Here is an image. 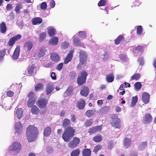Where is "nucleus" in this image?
I'll return each instance as SVG.
<instances>
[{
    "instance_id": "obj_1",
    "label": "nucleus",
    "mask_w": 156,
    "mask_h": 156,
    "mask_svg": "<svg viewBox=\"0 0 156 156\" xmlns=\"http://www.w3.org/2000/svg\"><path fill=\"white\" fill-rule=\"evenodd\" d=\"M37 132V128L34 126L30 125L27 128L26 134L29 142H31L35 140Z\"/></svg>"
},
{
    "instance_id": "obj_2",
    "label": "nucleus",
    "mask_w": 156,
    "mask_h": 156,
    "mask_svg": "<svg viewBox=\"0 0 156 156\" xmlns=\"http://www.w3.org/2000/svg\"><path fill=\"white\" fill-rule=\"evenodd\" d=\"M75 129L71 127H68L64 131L62 137L64 141L69 142L74 135Z\"/></svg>"
},
{
    "instance_id": "obj_3",
    "label": "nucleus",
    "mask_w": 156,
    "mask_h": 156,
    "mask_svg": "<svg viewBox=\"0 0 156 156\" xmlns=\"http://www.w3.org/2000/svg\"><path fill=\"white\" fill-rule=\"evenodd\" d=\"M21 148V144L18 142H15L8 147V151L10 153L16 154L20 151Z\"/></svg>"
},
{
    "instance_id": "obj_4",
    "label": "nucleus",
    "mask_w": 156,
    "mask_h": 156,
    "mask_svg": "<svg viewBox=\"0 0 156 156\" xmlns=\"http://www.w3.org/2000/svg\"><path fill=\"white\" fill-rule=\"evenodd\" d=\"M80 63L78 65L77 69H80L84 63L86 62L87 60V55L86 53L84 51L81 50L80 52Z\"/></svg>"
},
{
    "instance_id": "obj_5",
    "label": "nucleus",
    "mask_w": 156,
    "mask_h": 156,
    "mask_svg": "<svg viewBox=\"0 0 156 156\" xmlns=\"http://www.w3.org/2000/svg\"><path fill=\"white\" fill-rule=\"evenodd\" d=\"M29 100L27 102V105L29 107H32L35 102L36 96L34 92H31L28 95Z\"/></svg>"
},
{
    "instance_id": "obj_6",
    "label": "nucleus",
    "mask_w": 156,
    "mask_h": 156,
    "mask_svg": "<svg viewBox=\"0 0 156 156\" xmlns=\"http://www.w3.org/2000/svg\"><path fill=\"white\" fill-rule=\"evenodd\" d=\"M87 75V73L85 70L81 72L80 76L79 77L77 80V83L79 85H82L85 83Z\"/></svg>"
},
{
    "instance_id": "obj_7",
    "label": "nucleus",
    "mask_w": 156,
    "mask_h": 156,
    "mask_svg": "<svg viewBox=\"0 0 156 156\" xmlns=\"http://www.w3.org/2000/svg\"><path fill=\"white\" fill-rule=\"evenodd\" d=\"M121 120L118 117L115 115L112 117V120L111 122L112 125L115 127L119 129L120 128V123Z\"/></svg>"
},
{
    "instance_id": "obj_8",
    "label": "nucleus",
    "mask_w": 156,
    "mask_h": 156,
    "mask_svg": "<svg viewBox=\"0 0 156 156\" xmlns=\"http://www.w3.org/2000/svg\"><path fill=\"white\" fill-rule=\"evenodd\" d=\"M48 100L44 98H40L38 99L37 102V105L41 108H44L46 106Z\"/></svg>"
},
{
    "instance_id": "obj_9",
    "label": "nucleus",
    "mask_w": 156,
    "mask_h": 156,
    "mask_svg": "<svg viewBox=\"0 0 156 156\" xmlns=\"http://www.w3.org/2000/svg\"><path fill=\"white\" fill-rule=\"evenodd\" d=\"M80 142V139L75 137L73 138V141H70L68 144V147L70 148H74L79 144Z\"/></svg>"
},
{
    "instance_id": "obj_10",
    "label": "nucleus",
    "mask_w": 156,
    "mask_h": 156,
    "mask_svg": "<svg viewBox=\"0 0 156 156\" xmlns=\"http://www.w3.org/2000/svg\"><path fill=\"white\" fill-rule=\"evenodd\" d=\"M21 35L18 34L16 36L11 38L9 40L8 45L10 46H12L15 42L21 38Z\"/></svg>"
},
{
    "instance_id": "obj_11",
    "label": "nucleus",
    "mask_w": 156,
    "mask_h": 156,
    "mask_svg": "<svg viewBox=\"0 0 156 156\" xmlns=\"http://www.w3.org/2000/svg\"><path fill=\"white\" fill-rule=\"evenodd\" d=\"M20 46H17L14 51V53L12 57V58L13 60H16L18 58L19 56L20 53Z\"/></svg>"
},
{
    "instance_id": "obj_12",
    "label": "nucleus",
    "mask_w": 156,
    "mask_h": 156,
    "mask_svg": "<svg viewBox=\"0 0 156 156\" xmlns=\"http://www.w3.org/2000/svg\"><path fill=\"white\" fill-rule=\"evenodd\" d=\"M150 97L149 94L146 92H143L142 98V100L143 102L145 104H147L149 101Z\"/></svg>"
},
{
    "instance_id": "obj_13",
    "label": "nucleus",
    "mask_w": 156,
    "mask_h": 156,
    "mask_svg": "<svg viewBox=\"0 0 156 156\" xmlns=\"http://www.w3.org/2000/svg\"><path fill=\"white\" fill-rule=\"evenodd\" d=\"M131 49L134 53H140L141 54L143 52V47L141 46H139L136 48L132 46Z\"/></svg>"
},
{
    "instance_id": "obj_14",
    "label": "nucleus",
    "mask_w": 156,
    "mask_h": 156,
    "mask_svg": "<svg viewBox=\"0 0 156 156\" xmlns=\"http://www.w3.org/2000/svg\"><path fill=\"white\" fill-rule=\"evenodd\" d=\"M15 134L18 135L21 133V123L20 122H16L15 125Z\"/></svg>"
},
{
    "instance_id": "obj_15",
    "label": "nucleus",
    "mask_w": 156,
    "mask_h": 156,
    "mask_svg": "<svg viewBox=\"0 0 156 156\" xmlns=\"http://www.w3.org/2000/svg\"><path fill=\"white\" fill-rule=\"evenodd\" d=\"M73 44L76 47H81L83 44V42H82L75 35L73 37Z\"/></svg>"
},
{
    "instance_id": "obj_16",
    "label": "nucleus",
    "mask_w": 156,
    "mask_h": 156,
    "mask_svg": "<svg viewBox=\"0 0 156 156\" xmlns=\"http://www.w3.org/2000/svg\"><path fill=\"white\" fill-rule=\"evenodd\" d=\"M74 52L73 50L70 51L68 55L66 57L64 60V63L66 64L68 63L72 59L73 57V53Z\"/></svg>"
},
{
    "instance_id": "obj_17",
    "label": "nucleus",
    "mask_w": 156,
    "mask_h": 156,
    "mask_svg": "<svg viewBox=\"0 0 156 156\" xmlns=\"http://www.w3.org/2000/svg\"><path fill=\"white\" fill-rule=\"evenodd\" d=\"M54 89V88L52 84H48L46 89V94L48 95L50 94L53 90Z\"/></svg>"
},
{
    "instance_id": "obj_18",
    "label": "nucleus",
    "mask_w": 156,
    "mask_h": 156,
    "mask_svg": "<svg viewBox=\"0 0 156 156\" xmlns=\"http://www.w3.org/2000/svg\"><path fill=\"white\" fill-rule=\"evenodd\" d=\"M89 93V89L87 87H82L80 94L82 96L86 97L87 96Z\"/></svg>"
},
{
    "instance_id": "obj_19",
    "label": "nucleus",
    "mask_w": 156,
    "mask_h": 156,
    "mask_svg": "<svg viewBox=\"0 0 156 156\" xmlns=\"http://www.w3.org/2000/svg\"><path fill=\"white\" fill-rule=\"evenodd\" d=\"M144 120L145 123H148L151 122L152 121V117L150 114H147L144 119Z\"/></svg>"
},
{
    "instance_id": "obj_20",
    "label": "nucleus",
    "mask_w": 156,
    "mask_h": 156,
    "mask_svg": "<svg viewBox=\"0 0 156 156\" xmlns=\"http://www.w3.org/2000/svg\"><path fill=\"white\" fill-rule=\"evenodd\" d=\"M85 101L83 99H80L77 104V107L80 109H83L85 105Z\"/></svg>"
},
{
    "instance_id": "obj_21",
    "label": "nucleus",
    "mask_w": 156,
    "mask_h": 156,
    "mask_svg": "<svg viewBox=\"0 0 156 156\" xmlns=\"http://www.w3.org/2000/svg\"><path fill=\"white\" fill-rule=\"evenodd\" d=\"M42 22V19L40 17H35L32 20V23L34 25H36L38 24H40Z\"/></svg>"
},
{
    "instance_id": "obj_22",
    "label": "nucleus",
    "mask_w": 156,
    "mask_h": 156,
    "mask_svg": "<svg viewBox=\"0 0 156 156\" xmlns=\"http://www.w3.org/2000/svg\"><path fill=\"white\" fill-rule=\"evenodd\" d=\"M73 90V87L71 86L68 87L64 93V96L67 97L70 96L72 94Z\"/></svg>"
},
{
    "instance_id": "obj_23",
    "label": "nucleus",
    "mask_w": 156,
    "mask_h": 156,
    "mask_svg": "<svg viewBox=\"0 0 156 156\" xmlns=\"http://www.w3.org/2000/svg\"><path fill=\"white\" fill-rule=\"evenodd\" d=\"M50 56L51 59L54 61L57 62L59 60V56L56 53H52L51 54Z\"/></svg>"
},
{
    "instance_id": "obj_24",
    "label": "nucleus",
    "mask_w": 156,
    "mask_h": 156,
    "mask_svg": "<svg viewBox=\"0 0 156 156\" xmlns=\"http://www.w3.org/2000/svg\"><path fill=\"white\" fill-rule=\"evenodd\" d=\"M16 116L17 118L20 119L23 116V111L20 108H17L16 111Z\"/></svg>"
},
{
    "instance_id": "obj_25",
    "label": "nucleus",
    "mask_w": 156,
    "mask_h": 156,
    "mask_svg": "<svg viewBox=\"0 0 156 156\" xmlns=\"http://www.w3.org/2000/svg\"><path fill=\"white\" fill-rule=\"evenodd\" d=\"M0 32L2 34L5 33L7 28L5 23L4 22H2L0 24Z\"/></svg>"
},
{
    "instance_id": "obj_26",
    "label": "nucleus",
    "mask_w": 156,
    "mask_h": 156,
    "mask_svg": "<svg viewBox=\"0 0 156 156\" xmlns=\"http://www.w3.org/2000/svg\"><path fill=\"white\" fill-rule=\"evenodd\" d=\"M33 47V44L31 42L27 41L25 44V48L27 51H30Z\"/></svg>"
},
{
    "instance_id": "obj_27",
    "label": "nucleus",
    "mask_w": 156,
    "mask_h": 156,
    "mask_svg": "<svg viewBox=\"0 0 156 156\" xmlns=\"http://www.w3.org/2000/svg\"><path fill=\"white\" fill-rule=\"evenodd\" d=\"M58 41V38L57 37H54L51 39L49 41V43L52 45H56L57 44Z\"/></svg>"
},
{
    "instance_id": "obj_28",
    "label": "nucleus",
    "mask_w": 156,
    "mask_h": 156,
    "mask_svg": "<svg viewBox=\"0 0 156 156\" xmlns=\"http://www.w3.org/2000/svg\"><path fill=\"white\" fill-rule=\"evenodd\" d=\"M124 144L126 148L130 147L131 145V140L126 137L124 140Z\"/></svg>"
},
{
    "instance_id": "obj_29",
    "label": "nucleus",
    "mask_w": 156,
    "mask_h": 156,
    "mask_svg": "<svg viewBox=\"0 0 156 156\" xmlns=\"http://www.w3.org/2000/svg\"><path fill=\"white\" fill-rule=\"evenodd\" d=\"M55 30L52 27H49L48 29V33L50 36H52L55 35Z\"/></svg>"
},
{
    "instance_id": "obj_30",
    "label": "nucleus",
    "mask_w": 156,
    "mask_h": 156,
    "mask_svg": "<svg viewBox=\"0 0 156 156\" xmlns=\"http://www.w3.org/2000/svg\"><path fill=\"white\" fill-rule=\"evenodd\" d=\"M106 80L108 82L111 83L113 81L114 79V76L113 73H111L107 76Z\"/></svg>"
},
{
    "instance_id": "obj_31",
    "label": "nucleus",
    "mask_w": 156,
    "mask_h": 156,
    "mask_svg": "<svg viewBox=\"0 0 156 156\" xmlns=\"http://www.w3.org/2000/svg\"><path fill=\"white\" fill-rule=\"evenodd\" d=\"M91 151L89 149H84L82 152L83 156H90Z\"/></svg>"
},
{
    "instance_id": "obj_32",
    "label": "nucleus",
    "mask_w": 156,
    "mask_h": 156,
    "mask_svg": "<svg viewBox=\"0 0 156 156\" xmlns=\"http://www.w3.org/2000/svg\"><path fill=\"white\" fill-rule=\"evenodd\" d=\"M70 120L67 119H65L63 120L62 123L63 127L64 128H66L70 125Z\"/></svg>"
},
{
    "instance_id": "obj_33",
    "label": "nucleus",
    "mask_w": 156,
    "mask_h": 156,
    "mask_svg": "<svg viewBox=\"0 0 156 156\" xmlns=\"http://www.w3.org/2000/svg\"><path fill=\"white\" fill-rule=\"evenodd\" d=\"M95 111L93 110H88L86 112V115L89 117L93 116L95 115Z\"/></svg>"
},
{
    "instance_id": "obj_34",
    "label": "nucleus",
    "mask_w": 156,
    "mask_h": 156,
    "mask_svg": "<svg viewBox=\"0 0 156 156\" xmlns=\"http://www.w3.org/2000/svg\"><path fill=\"white\" fill-rule=\"evenodd\" d=\"M45 48H40L39 52L37 55L38 58H41L43 57L45 54Z\"/></svg>"
},
{
    "instance_id": "obj_35",
    "label": "nucleus",
    "mask_w": 156,
    "mask_h": 156,
    "mask_svg": "<svg viewBox=\"0 0 156 156\" xmlns=\"http://www.w3.org/2000/svg\"><path fill=\"white\" fill-rule=\"evenodd\" d=\"M138 97L137 96L133 97L132 98L131 104L130 106L131 107H134L138 101Z\"/></svg>"
},
{
    "instance_id": "obj_36",
    "label": "nucleus",
    "mask_w": 156,
    "mask_h": 156,
    "mask_svg": "<svg viewBox=\"0 0 156 156\" xmlns=\"http://www.w3.org/2000/svg\"><path fill=\"white\" fill-rule=\"evenodd\" d=\"M43 88V85L41 83H38L35 87V90L36 91L42 90Z\"/></svg>"
},
{
    "instance_id": "obj_37",
    "label": "nucleus",
    "mask_w": 156,
    "mask_h": 156,
    "mask_svg": "<svg viewBox=\"0 0 156 156\" xmlns=\"http://www.w3.org/2000/svg\"><path fill=\"white\" fill-rule=\"evenodd\" d=\"M39 111V109L36 106L34 105L33 106L31 109V112L33 114H38Z\"/></svg>"
},
{
    "instance_id": "obj_38",
    "label": "nucleus",
    "mask_w": 156,
    "mask_h": 156,
    "mask_svg": "<svg viewBox=\"0 0 156 156\" xmlns=\"http://www.w3.org/2000/svg\"><path fill=\"white\" fill-rule=\"evenodd\" d=\"M137 61L139 63V65L141 66H139V68L140 67V69H141L142 68V66L144 64V58L142 57H139L137 59Z\"/></svg>"
},
{
    "instance_id": "obj_39",
    "label": "nucleus",
    "mask_w": 156,
    "mask_h": 156,
    "mask_svg": "<svg viewBox=\"0 0 156 156\" xmlns=\"http://www.w3.org/2000/svg\"><path fill=\"white\" fill-rule=\"evenodd\" d=\"M51 132V129L49 127H47L44 130V136H47L49 135Z\"/></svg>"
},
{
    "instance_id": "obj_40",
    "label": "nucleus",
    "mask_w": 156,
    "mask_h": 156,
    "mask_svg": "<svg viewBox=\"0 0 156 156\" xmlns=\"http://www.w3.org/2000/svg\"><path fill=\"white\" fill-rule=\"evenodd\" d=\"M123 36L122 35H119L115 40V44H120L121 41L123 39Z\"/></svg>"
},
{
    "instance_id": "obj_41",
    "label": "nucleus",
    "mask_w": 156,
    "mask_h": 156,
    "mask_svg": "<svg viewBox=\"0 0 156 156\" xmlns=\"http://www.w3.org/2000/svg\"><path fill=\"white\" fill-rule=\"evenodd\" d=\"M141 74L139 73H137L133 75L132 77V80H138L140 78Z\"/></svg>"
},
{
    "instance_id": "obj_42",
    "label": "nucleus",
    "mask_w": 156,
    "mask_h": 156,
    "mask_svg": "<svg viewBox=\"0 0 156 156\" xmlns=\"http://www.w3.org/2000/svg\"><path fill=\"white\" fill-rule=\"evenodd\" d=\"M22 7L23 5L22 4L19 3H18L15 8V10L16 13H19L20 12V9L22 8Z\"/></svg>"
},
{
    "instance_id": "obj_43",
    "label": "nucleus",
    "mask_w": 156,
    "mask_h": 156,
    "mask_svg": "<svg viewBox=\"0 0 156 156\" xmlns=\"http://www.w3.org/2000/svg\"><path fill=\"white\" fill-rule=\"evenodd\" d=\"M80 151L79 149L73 151L71 154V156H78L80 154Z\"/></svg>"
},
{
    "instance_id": "obj_44",
    "label": "nucleus",
    "mask_w": 156,
    "mask_h": 156,
    "mask_svg": "<svg viewBox=\"0 0 156 156\" xmlns=\"http://www.w3.org/2000/svg\"><path fill=\"white\" fill-rule=\"evenodd\" d=\"M134 86L136 91H138L141 89L142 84L140 82H137L135 83Z\"/></svg>"
},
{
    "instance_id": "obj_45",
    "label": "nucleus",
    "mask_w": 156,
    "mask_h": 156,
    "mask_svg": "<svg viewBox=\"0 0 156 156\" xmlns=\"http://www.w3.org/2000/svg\"><path fill=\"white\" fill-rule=\"evenodd\" d=\"M102 139L101 136L98 135L94 137L93 140L96 142H100L102 140Z\"/></svg>"
},
{
    "instance_id": "obj_46",
    "label": "nucleus",
    "mask_w": 156,
    "mask_h": 156,
    "mask_svg": "<svg viewBox=\"0 0 156 156\" xmlns=\"http://www.w3.org/2000/svg\"><path fill=\"white\" fill-rule=\"evenodd\" d=\"M136 33L138 35H141L142 33V28L141 26H138L136 29Z\"/></svg>"
},
{
    "instance_id": "obj_47",
    "label": "nucleus",
    "mask_w": 156,
    "mask_h": 156,
    "mask_svg": "<svg viewBox=\"0 0 156 156\" xmlns=\"http://www.w3.org/2000/svg\"><path fill=\"white\" fill-rule=\"evenodd\" d=\"M78 36L81 38H85L86 37V35L85 33L83 31H80L78 32Z\"/></svg>"
},
{
    "instance_id": "obj_48",
    "label": "nucleus",
    "mask_w": 156,
    "mask_h": 156,
    "mask_svg": "<svg viewBox=\"0 0 156 156\" xmlns=\"http://www.w3.org/2000/svg\"><path fill=\"white\" fill-rule=\"evenodd\" d=\"M106 4V0H100L98 3L99 7L105 6Z\"/></svg>"
},
{
    "instance_id": "obj_49",
    "label": "nucleus",
    "mask_w": 156,
    "mask_h": 156,
    "mask_svg": "<svg viewBox=\"0 0 156 156\" xmlns=\"http://www.w3.org/2000/svg\"><path fill=\"white\" fill-rule=\"evenodd\" d=\"M93 122V120L92 119L87 120L85 122L84 125L86 127L90 126L92 124Z\"/></svg>"
},
{
    "instance_id": "obj_50",
    "label": "nucleus",
    "mask_w": 156,
    "mask_h": 156,
    "mask_svg": "<svg viewBox=\"0 0 156 156\" xmlns=\"http://www.w3.org/2000/svg\"><path fill=\"white\" fill-rule=\"evenodd\" d=\"M69 45V43L68 42L65 41L63 42L61 44V47L62 48L65 49L67 48Z\"/></svg>"
},
{
    "instance_id": "obj_51",
    "label": "nucleus",
    "mask_w": 156,
    "mask_h": 156,
    "mask_svg": "<svg viewBox=\"0 0 156 156\" xmlns=\"http://www.w3.org/2000/svg\"><path fill=\"white\" fill-rule=\"evenodd\" d=\"M146 142H143L141 143L139 146V149L142 150L144 149L146 147Z\"/></svg>"
},
{
    "instance_id": "obj_52",
    "label": "nucleus",
    "mask_w": 156,
    "mask_h": 156,
    "mask_svg": "<svg viewBox=\"0 0 156 156\" xmlns=\"http://www.w3.org/2000/svg\"><path fill=\"white\" fill-rule=\"evenodd\" d=\"M102 148V146L101 145H98L96 146L94 149V152L95 153H97L98 151L100 150Z\"/></svg>"
},
{
    "instance_id": "obj_53",
    "label": "nucleus",
    "mask_w": 156,
    "mask_h": 156,
    "mask_svg": "<svg viewBox=\"0 0 156 156\" xmlns=\"http://www.w3.org/2000/svg\"><path fill=\"white\" fill-rule=\"evenodd\" d=\"M46 151L48 154H50L53 152V149L52 147L48 146L46 147Z\"/></svg>"
},
{
    "instance_id": "obj_54",
    "label": "nucleus",
    "mask_w": 156,
    "mask_h": 156,
    "mask_svg": "<svg viewBox=\"0 0 156 156\" xmlns=\"http://www.w3.org/2000/svg\"><path fill=\"white\" fill-rule=\"evenodd\" d=\"M46 35L45 33L43 32L41 33L40 36V41H42L44 40L46 37Z\"/></svg>"
},
{
    "instance_id": "obj_55",
    "label": "nucleus",
    "mask_w": 156,
    "mask_h": 156,
    "mask_svg": "<svg viewBox=\"0 0 156 156\" xmlns=\"http://www.w3.org/2000/svg\"><path fill=\"white\" fill-rule=\"evenodd\" d=\"M34 68V66L33 65H32L29 68L28 70V72L29 74L31 75L32 74Z\"/></svg>"
},
{
    "instance_id": "obj_56",
    "label": "nucleus",
    "mask_w": 156,
    "mask_h": 156,
    "mask_svg": "<svg viewBox=\"0 0 156 156\" xmlns=\"http://www.w3.org/2000/svg\"><path fill=\"white\" fill-rule=\"evenodd\" d=\"M5 51L4 50L0 51V60H1L5 55Z\"/></svg>"
},
{
    "instance_id": "obj_57",
    "label": "nucleus",
    "mask_w": 156,
    "mask_h": 156,
    "mask_svg": "<svg viewBox=\"0 0 156 156\" xmlns=\"http://www.w3.org/2000/svg\"><path fill=\"white\" fill-rule=\"evenodd\" d=\"M140 0H135L134 2L133 6H139L141 3V2L140 1Z\"/></svg>"
},
{
    "instance_id": "obj_58",
    "label": "nucleus",
    "mask_w": 156,
    "mask_h": 156,
    "mask_svg": "<svg viewBox=\"0 0 156 156\" xmlns=\"http://www.w3.org/2000/svg\"><path fill=\"white\" fill-rule=\"evenodd\" d=\"M47 7V4L46 2H42L41 5V8L42 9H45Z\"/></svg>"
},
{
    "instance_id": "obj_59",
    "label": "nucleus",
    "mask_w": 156,
    "mask_h": 156,
    "mask_svg": "<svg viewBox=\"0 0 156 156\" xmlns=\"http://www.w3.org/2000/svg\"><path fill=\"white\" fill-rule=\"evenodd\" d=\"M96 132L94 127L90 128L88 131L89 133L90 134L94 133Z\"/></svg>"
},
{
    "instance_id": "obj_60",
    "label": "nucleus",
    "mask_w": 156,
    "mask_h": 156,
    "mask_svg": "<svg viewBox=\"0 0 156 156\" xmlns=\"http://www.w3.org/2000/svg\"><path fill=\"white\" fill-rule=\"evenodd\" d=\"M119 57L121 60L123 61H126V56L123 54H120Z\"/></svg>"
},
{
    "instance_id": "obj_61",
    "label": "nucleus",
    "mask_w": 156,
    "mask_h": 156,
    "mask_svg": "<svg viewBox=\"0 0 156 156\" xmlns=\"http://www.w3.org/2000/svg\"><path fill=\"white\" fill-rule=\"evenodd\" d=\"M63 64L62 63H61L59 64L57 66L56 69L57 70L59 71H60L63 67Z\"/></svg>"
},
{
    "instance_id": "obj_62",
    "label": "nucleus",
    "mask_w": 156,
    "mask_h": 156,
    "mask_svg": "<svg viewBox=\"0 0 156 156\" xmlns=\"http://www.w3.org/2000/svg\"><path fill=\"white\" fill-rule=\"evenodd\" d=\"M55 5V2L54 0H51V2L49 3V6L51 8H53Z\"/></svg>"
},
{
    "instance_id": "obj_63",
    "label": "nucleus",
    "mask_w": 156,
    "mask_h": 156,
    "mask_svg": "<svg viewBox=\"0 0 156 156\" xmlns=\"http://www.w3.org/2000/svg\"><path fill=\"white\" fill-rule=\"evenodd\" d=\"M12 6L11 4H8L6 6V9L7 11H10L12 8Z\"/></svg>"
},
{
    "instance_id": "obj_64",
    "label": "nucleus",
    "mask_w": 156,
    "mask_h": 156,
    "mask_svg": "<svg viewBox=\"0 0 156 156\" xmlns=\"http://www.w3.org/2000/svg\"><path fill=\"white\" fill-rule=\"evenodd\" d=\"M94 127L96 132L101 131L102 129V126L101 125L100 126H97Z\"/></svg>"
}]
</instances>
